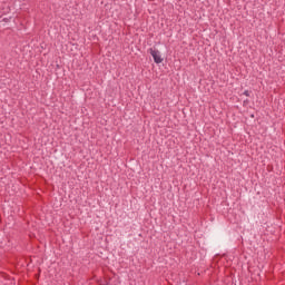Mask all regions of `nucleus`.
<instances>
[{"mask_svg":"<svg viewBox=\"0 0 285 285\" xmlns=\"http://www.w3.org/2000/svg\"><path fill=\"white\" fill-rule=\"evenodd\" d=\"M243 95H245V97H250V91L245 90V91L243 92Z\"/></svg>","mask_w":285,"mask_h":285,"instance_id":"obj_2","label":"nucleus"},{"mask_svg":"<svg viewBox=\"0 0 285 285\" xmlns=\"http://www.w3.org/2000/svg\"><path fill=\"white\" fill-rule=\"evenodd\" d=\"M149 55H151L155 63H161L164 61V58H161V52H159V50L157 49H149Z\"/></svg>","mask_w":285,"mask_h":285,"instance_id":"obj_1","label":"nucleus"}]
</instances>
